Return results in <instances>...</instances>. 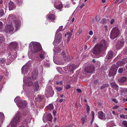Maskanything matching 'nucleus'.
I'll use <instances>...</instances> for the list:
<instances>
[{
    "instance_id": "nucleus-1",
    "label": "nucleus",
    "mask_w": 127,
    "mask_h": 127,
    "mask_svg": "<svg viewBox=\"0 0 127 127\" xmlns=\"http://www.w3.org/2000/svg\"><path fill=\"white\" fill-rule=\"evenodd\" d=\"M8 19L11 22V23L10 25H7L5 26L4 32L6 33L12 34L19 28L20 22L17 20L14 15H9Z\"/></svg>"
},
{
    "instance_id": "nucleus-2",
    "label": "nucleus",
    "mask_w": 127,
    "mask_h": 127,
    "mask_svg": "<svg viewBox=\"0 0 127 127\" xmlns=\"http://www.w3.org/2000/svg\"><path fill=\"white\" fill-rule=\"evenodd\" d=\"M107 44L104 40H102L97 44L94 48L92 51L94 54H100L101 52L106 49Z\"/></svg>"
},
{
    "instance_id": "nucleus-3",
    "label": "nucleus",
    "mask_w": 127,
    "mask_h": 127,
    "mask_svg": "<svg viewBox=\"0 0 127 127\" xmlns=\"http://www.w3.org/2000/svg\"><path fill=\"white\" fill-rule=\"evenodd\" d=\"M30 45L32 46L29 47L30 51L32 53H37L42 49L41 45L39 43L32 42Z\"/></svg>"
},
{
    "instance_id": "nucleus-4",
    "label": "nucleus",
    "mask_w": 127,
    "mask_h": 127,
    "mask_svg": "<svg viewBox=\"0 0 127 127\" xmlns=\"http://www.w3.org/2000/svg\"><path fill=\"white\" fill-rule=\"evenodd\" d=\"M22 114L19 111L17 112L13 119L10 123L11 126L15 127L17 124H19L22 120Z\"/></svg>"
},
{
    "instance_id": "nucleus-5",
    "label": "nucleus",
    "mask_w": 127,
    "mask_h": 127,
    "mask_svg": "<svg viewBox=\"0 0 127 127\" xmlns=\"http://www.w3.org/2000/svg\"><path fill=\"white\" fill-rule=\"evenodd\" d=\"M120 34V32L118 28L115 27L111 31L110 35V37L112 39L117 37Z\"/></svg>"
},
{
    "instance_id": "nucleus-6",
    "label": "nucleus",
    "mask_w": 127,
    "mask_h": 127,
    "mask_svg": "<svg viewBox=\"0 0 127 127\" xmlns=\"http://www.w3.org/2000/svg\"><path fill=\"white\" fill-rule=\"evenodd\" d=\"M78 67L77 65L73 64L68 66L66 69V73L70 74L73 73V70Z\"/></svg>"
},
{
    "instance_id": "nucleus-7",
    "label": "nucleus",
    "mask_w": 127,
    "mask_h": 127,
    "mask_svg": "<svg viewBox=\"0 0 127 127\" xmlns=\"http://www.w3.org/2000/svg\"><path fill=\"white\" fill-rule=\"evenodd\" d=\"M16 54L14 55H12L11 53H8V56L7 57V61L6 62L7 65L11 63L17 57V55L16 53Z\"/></svg>"
},
{
    "instance_id": "nucleus-8",
    "label": "nucleus",
    "mask_w": 127,
    "mask_h": 127,
    "mask_svg": "<svg viewBox=\"0 0 127 127\" xmlns=\"http://www.w3.org/2000/svg\"><path fill=\"white\" fill-rule=\"evenodd\" d=\"M117 71V69L116 68L115 65L112 66L109 73V75L110 77L114 76L116 73Z\"/></svg>"
},
{
    "instance_id": "nucleus-9",
    "label": "nucleus",
    "mask_w": 127,
    "mask_h": 127,
    "mask_svg": "<svg viewBox=\"0 0 127 127\" xmlns=\"http://www.w3.org/2000/svg\"><path fill=\"white\" fill-rule=\"evenodd\" d=\"M62 36V34L60 33L58 34L56 32L55 40L53 43H56L57 44H59L61 41Z\"/></svg>"
},
{
    "instance_id": "nucleus-10",
    "label": "nucleus",
    "mask_w": 127,
    "mask_h": 127,
    "mask_svg": "<svg viewBox=\"0 0 127 127\" xmlns=\"http://www.w3.org/2000/svg\"><path fill=\"white\" fill-rule=\"evenodd\" d=\"M45 93L50 96H52L53 95V91L52 90V88L51 86H47L46 90Z\"/></svg>"
},
{
    "instance_id": "nucleus-11",
    "label": "nucleus",
    "mask_w": 127,
    "mask_h": 127,
    "mask_svg": "<svg viewBox=\"0 0 127 127\" xmlns=\"http://www.w3.org/2000/svg\"><path fill=\"white\" fill-rule=\"evenodd\" d=\"M95 70L94 66L93 65L87 67L85 69V71L88 73H92Z\"/></svg>"
},
{
    "instance_id": "nucleus-12",
    "label": "nucleus",
    "mask_w": 127,
    "mask_h": 127,
    "mask_svg": "<svg viewBox=\"0 0 127 127\" xmlns=\"http://www.w3.org/2000/svg\"><path fill=\"white\" fill-rule=\"evenodd\" d=\"M118 82L124 85L127 84V77L123 76L118 80Z\"/></svg>"
},
{
    "instance_id": "nucleus-13",
    "label": "nucleus",
    "mask_w": 127,
    "mask_h": 127,
    "mask_svg": "<svg viewBox=\"0 0 127 127\" xmlns=\"http://www.w3.org/2000/svg\"><path fill=\"white\" fill-rule=\"evenodd\" d=\"M124 43L123 41L119 40L116 43V49H119L124 44Z\"/></svg>"
},
{
    "instance_id": "nucleus-14",
    "label": "nucleus",
    "mask_w": 127,
    "mask_h": 127,
    "mask_svg": "<svg viewBox=\"0 0 127 127\" xmlns=\"http://www.w3.org/2000/svg\"><path fill=\"white\" fill-rule=\"evenodd\" d=\"M38 73V71L37 69H34L32 73V78L33 79H36L37 77Z\"/></svg>"
},
{
    "instance_id": "nucleus-15",
    "label": "nucleus",
    "mask_w": 127,
    "mask_h": 127,
    "mask_svg": "<svg viewBox=\"0 0 127 127\" xmlns=\"http://www.w3.org/2000/svg\"><path fill=\"white\" fill-rule=\"evenodd\" d=\"M27 102L26 101L23 100L18 105V106L19 108H23L27 106Z\"/></svg>"
},
{
    "instance_id": "nucleus-16",
    "label": "nucleus",
    "mask_w": 127,
    "mask_h": 127,
    "mask_svg": "<svg viewBox=\"0 0 127 127\" xmlns=\"http://www.w3.org/2000/svg\"><path fill=\"white\" fill-rule=\"evenodd\" d=\"M98 117L101 119H106L105 114L102 111H100L98 113Z\"/></svg>"
},
{
    "instance_id": "nucleus-17",
    "label": "nucleus",
    "mask_w": 127,
    "mask_h": 127,
    "mask_svg": "<svg viewBox=\"0 0 127 127\" xmlns=\"http://www.w3.org/2000/svg\"><path fill=\"white\" fill-rule=\"evenodd\" d=\"M28 69V66L26 65L23 66L21 69L22 73L24 74L27 73Z\"/></svg>"
},
{
    "instance_id": "nucleus-18",
    "label": "nucleus",
    "mask_w": 127,
    "mask_h": 127,
    "mask_svg": "<svg viewBox=\"0 0 127 127\" xmlns=\"http://www.w3.org/2000/svg\"><path fill=\"white\" fill-rule=\"evenodd\" d=\"M18 45L17 43L15 42H13L10 44L9 47L11 49H14L17 47Z\"/></svg>"
},
{
    "instance_id": "nucleus-19",
    "label": "nucleus",
    "mask_w": 127,
    "mask_h": 127,
    "mask_svg": "<svg viewBox=\"0 0 127 127\" xmlns=\"http://www.w3.org/2000/svg\"><path fill=\"white\" fill-rule=\"evenodd\" d=\"M14 101L18 106V105L23 100L20 97H17L14 99Z\"/></svg>"
},
{
    "instance_id": "nucleus-20",
    "label": "nucleus",
    "mask_w": 127,
    "mask_h": 127,
    "mask_svg": "<svg viewBox=\"0 0 127 127\" xmlns=\"http://www.w3.org/2000/svg\"><path fill=\"white\" fill-rule=\"evenodd\" d=\"M113 53L112 51H109L108 52V54L106 56V59L108 60L111 59L113 57Z\"/></svg>"
},
{
    "instance_id": "nucleus-21",
    "label": "nucleus",
    "mask_w": 127,
    "mask_h": 127,
    "mask_svg": "<svg viewBox=\"0 0 127 127\" xmlns=\"http://www.w3.org/2000/svg\"><path fill=\"white\" fill-rule=\"evenodd\" d=\"M110 84L112 87L114 89L117 91L118 90L119 87L117 84L115 82H112Z\"/></svg>"
},
{
    "instance_id": "nucleus-22",
    "label": "nucleus",
    "mask_w": 127,
    "mask_h": 127,
    "mask_svg": "<svg viewBox=\"0 0 127 127\" xmlns=\"http://www.w3.org/2000/svg\"><path fill=\"white\" fill-rule=\"evenodd\" d=\"M9 8V10H12L15 8V6L14 3L12 2H10L8 4Z\"/></svg>"
},
{
    "instance_id": "nucleus-23",
    "label": "nucleus",
    "mask_w": 127,
    "mask_h": 127,
    "mask_svg": "<svg viewBox=\"0 0 127 127\" xmlns=\"http://www.w3.org/2000/svg\"><path fill=\"white\" fill-rule=\"evenodd\" d=\"M4 115L3 114L0 112V127H1L0 126L3 122L4 119Z\"/></svg>"
},
{
    "instance_id": "nucleus-24",
    "label": "nucleus",
    "mask_w": 127,
    "mask_h": 127,
    "mask_svg": "<svg viewBox=\"0 0 127 127\" xmlns=\"http://www.w3.org/2000/svg\"><path fill=\"white\" fill-rule=\"evenodd\" d=\"M47 17L48 19L51 20H54L55 19V16L53 14H48Z\"/></svg>"
},
{
    "instance_id": "nucleus-25",
    "label": "nucleus",
    "mask_w": 127,
    "mask_h": 127,
    "mask_svg": "<svg viewBox=\"0 0 127 127\" xmlns=\"http://www.w3.org/2000/svg\"><path fill=\"white\" fill-rule=\"evenodd\" d=\"M52 115L50 114H48L46 116V119L48 121L51 122L52 120Z\"/></svg>"
},
{
    "instance_id": "nucleus-26",
    "label": "nucleus",
    "mask_w": 127,
    "mask_h": 127,
    "mask_svg": "<svg viewBox=\"0 0 127 127\" xmlns=\"http://www.w3.org/2000/svg\"><path fill=\"white\" fill-rule=\"evenodd\" d=\"M43 97L41 95H38L37 97L36 98V100L38 102H40L42 100Z\"/></svg>"
},
{
    "instance_id": "nucleus-27",
    "label": "nucleus",
    "mask_w": 127,
    "mask_h": 127,
    "mask_svg": "<svg viewBox=\"0 0 127 127\" xmlns=\"http://www.w3.org/2000/svg\"><path fill=\"white\" fill-rule=\"evenodd\" d=\"M33 86H34V87L36 90L37 91L39 88V84L37 82L35 81L33 84Z\"/></svg>"
},
{
    "instance_id": "nucleus-28",
    "label": "nucleus",
    "mask_w": 127,
    "mask_h": 127,
    "mask_svg": "<svg viewBox=\"0 0 127 127\" xmlns=\"http://www.w3.org/2000/svg\"><path fill=\"white\" fill-rule=\"evenodd\" d=\"M47 107L48 108V109L51 110L54 108V106L53 104H50L47 106Z\"/></svg>"
},
{
    "instance_id": "nucleus-29",
    "label": "nucleus",
    "mask_w": 127,
    "mask_h": 127,
    "mask_svg": "<svg viewBox=\"0 0 127 127\" xmlns=\"http://www.w3.org/2000/svg\"><path fill=\"white\" fill-rule=\"evenodd\" d=\"M27 121L28 122H30L32 118V116L30 114H28L27 116Z\"/></svg>"
},
{
    "instance_id": "nucleus-30",
    "label": "nucleus",
    "mask_w": 127,
    "mask_h": 127,
    "mask_svg": "<svg viewBox=\"0 0 127 127\" xmlns=\"http://www.w3.org/2000/svg\"><path fill=\"white\" fill-rule=\"evenodd\" d=\"M62 50V49L61 48L59 47H57L56 49V50L54 51V52H55V53H60L61 50Z\"/></svg>"
},
{
    "instance_id": "nucleus-31",
    "label": "nucleus",
    "mask_w": 127,
    "mask_h": 127,
    "mask_svg": "<svg viewBox=\"0 0 127 127\" xmlns=\"http://www.w3.org/2000/svg\"><path fill=\"white\" fill-rule=\"evenodd\" d=\"M64 30V29L63 28V26H61L59 27L58 29L57 30L56 32L58 33L59 32L63 31Z\"/></svg>"
},
{
    "instance_id": "nucleus-32",
    "label": "nucleus",
    "mask_w": 127,
    "mask_h": 127,
    "mask_svg": "<svg viewBox=\"0 0 127 127\" xmlns=\"http://www.w3.org/2000/svg\"><path fill=\"white\" fill-rule=\"evenodd\" d=\"M123 64L122 61H119L116 64L117 66H120L123 65Z\"/></svg>"
},
{
    "instance_id": "nucleus-33",
    "label": "nucleus",
    "mask_w": 127,
    "mask_h": 127,
    "mask_svg": "<svg viewBox=\"0 0 127 127\" xmlns=\"http://www.w3.org/2000/svg\"><path fill=\"white\" fill-rule=\"evenodd\" d=\"M55 7L58 9H61L63 7V5L62 4H61L59 5L56 6Z\"/></svg>"
},
{
    "instance_id": "nucleus-34",
    "label": "nucleus",
    "mask_w": 127,
    "mask_h": 127,
    "mask_svg": "<svg viewBox=\"0 0 127 127\" xmlns=\"http://www.w3.org/2000/svg\"><path fill=\"white\" fill-rule=\"evenodd\" d=\"M109 85L107 84H105L102 85L100 88V89L102 90L103 89L106 87H108Z\"/></svg>"
},
{
    "instance_id": "nucleus-35",
    "label": "nucleus",
    "mask_w": 127,
    "mask_h": 127,
    "mask_svg": "<svg viewBox=\"0 0 127 127\" xmlns=\"http://www.w3.org/2000/svg\"><path fill=\"white\" fill-rule=\"evenodd\" d=\"M17 3L19 5H22L23 3V0H18L17 1Z\"/></svg>"
},
{
    "instance_id": "nucleus-36",
    "label": "nucleus",
    "mask_w": 127,
    "mask_h": 127,
    "mask_svg": "<svg viewBox=\"0 0 127 127\" xmlns=\"http://www.w3.org/2000/svg\"><path fill=\"white\" fill-rule=\"evenodd\" d=\"M85 117H83L81 118V120L82 121L81 124H84L87 116H85Z\"/></svg>"
},
{
    "instance_id": "nucleus-37",
    "label": "nucleus",
    "mask_w": 127,
    "mask_h": 127,
    "mask_svg": "<svg viewBox=\"0 0 127 127\" xmlns=\"http://www.w3.org/2000/svg\"><path fill=\"white\" fill-rule=\"evenodd\" d=\"M4 15V12L2 9H1L0 10V17H2Z\"/></svg>"
},
{
    "instance_id": "nucleus-38",
    "label": "nucleus",
    "mask_w": 127,
    "mask_h": 127,
    "mask_svg": "<svg viewBox=\"0 0 127 127\" xmlns=\"http://www.w3.org/2000/svg\"><path fill=\"white\" fill-rule=\"evenodd\" d=\"M4 40V38L2 35L0 34V43Z\"/></svg>"
},
{
    "instance_id": "nucleus-39",
    "label": "nucleus",
    "mask_w": 127,
    "mask_h": 127,
    "mask_svg": "<svg viewBox=\"0 0 127 127\" xmlns=\"http://www.w3.org/2000/svg\"><path fill=\"white\" fill-rule=\"evenodd\" d=\"M122 61L123 64H125L127 63V57H125L122 59Z\"/></svg>"
},
{
    "instance_id": "nucleus-40",
    "label": "nucleus",
    "mask_w": 127,
    "mask_h": 127,
    "mask_svg": "<svg viewBox=\"0 0 127 127\" xmlns=\"http://www.w3.org/2000/svg\"><path fill=\"white\" fill-rule=\"evenodd\" d=\"M122 124L125 127H127V122L126 121H123L122 123Z\"/></svg>"
},
{
    "instance_id": "nucleus-41",
    "label": "nucleus",
    "mask_w": 127,
    "mask_h": 127,
    "mask_svg": "<svg viewBox=\"0 0 127 127\" xmlns=\"http://www.w3.org/2000/svg\"><path fill=\"white\" fill-rule=\"evenodd\" d=\"M56 89L58 92L61 91L62 90V88L60 87H57L56 88Z\"/></svg>"
},
{
    "instance_id": "nucleus-42",
    "label": "nucleus",
    "mask_w": 127,
    "mask_h": 127,
    "mask_svg": "<svg viewBox=\"0 0 127 127\" xmlns=\"http://www.w3.org/2000/svg\"><path fill=\"white\" fill-rule=\"evenodd\" d=\"M123 68H120L118 69V72L119 73H121L123 72Z\"/></svg>"
},
{
    "instance_id": "nucleus-43",
    "label": "nucleus",
    "mask_w": 127,
    "mask_h": 127,
    "mask_svg": "<svg viewBox=\"0 0 127 127\" xmlns=\"http://www.w3.org/2000/svg\"><path fill=\"white\" fill-rule=\"evenodd\" d=\"M120 117L122 118L126 119L127 118V115H120Z\"/></svg>"
},
{
    "instance_id": "nucleus-44",
    "label": "nucleus",
    "mask_w": 127,
    "mask_h": 127,
    "mask_svg": "<svg viewBox=\"0 0 127 127\" xmlns=\"http://www.w3.org/2000/svg\"><path fill=\"white\" fill-rule=\"evenodd\" d=\"M33 83L32 82L30 81L27 83V85L29 86H31L32 85Z\"/></svg>"
},
{
    "instance_id": "nucleus-45",
    "label": "nucleus",
    "mask_w": 127,
    "mask_h": 127,
    "mask_svg": "<svg viewBox=\"0 0 127 127\" xmlns=\"http://www.w3.org/2000/svg\"><path fill=\"white\" fill-rule=\"evenodd\" d=\"M86 107L87 108V113H89L90 112V106L88 105H87L86 106Z\"/></svg>"
},
{
    "instance_id": "nucleus-46",
    "label": "nucleus",
    "mask_w": 127,
    "mask_h": 127,
    "mask_svg": "<svg viewBox=\"0 0 127 127\" xmlns=\"http://www.w3.org/2000/svg\"><path fill=\"white\" fill-rule=\"evenodd\" d=\"M0 61L1 63L3 64L5 62V60L4 58H0Z\"/></svg>"
},
{
    "instance_id": "nucleus-47",
    "label": "nucleus",
    "mask_w": 127,
    "mask_h": 127,
    "mask_svg": "<svg viewBox=\"0 0 127 127\" xmlns=\"http://www.w3.org/2000/svg\"><path fill=\"white\" fill-rule=\"evenodd\" d=\"M92 62L93 63V65L95 64H95L97 63L99 65H100V63L97 61H95V60L94 59L93 60Z\"/></svg>"
},
{
    "instance_id": "nucleus-48",
    "label": "nucleus",
    "mask_w": 127,
    "mask_h": 127,
    "mask_svg": "<svg viewBox=\"0 0 127 127\" xmlns=\"http://www.w3.org/2000/svg\"><path fill=\"white\" fill-rule=\"evenodd\" d=\"M40 54L45 57L46 53L43 51H41Z\"/></svg>"
},
{
    "instance_id": "nucleus-49",
    "label": "nucleus",
    "mask_w": 127,
    "mask_h": 127,
    "mask_svg": "<svg viewBox=\"0 0 127 127\" xmlns=\"http://www.w3.org/2000/svg\"><path fill=\"white\" fill-rule=\"evenodd\" d=\"M123 53L125 54L127 53V47H125L123 51Z\"/></svg>"
},
{
    "instance_id": "nucleus-50",
    "label": "nucleus",
    "mask_w": 127,
    "mask_h": 127,
    "mask_svg": "<svg viewBox=\"0 0 127 127\" xmlns=\"http://www.w3.org/2000/svg\"><path fill=\"white\" fill-rule=\"evenodd\" d=\"M68 37L67 38V41H69V40H70V39L71 36V35L69 34H68Z\"/></svg>"
},
{
    "instance_id": "nucleus-51",
    "label": "nucleus",
    "mask_w": 127,
    "mask_h": 127,
    "mask_svg": "<svg viewBox=\"0 0 127 127\" xmlns=\"http://www.w3.org/2000/svg\"><path fill=\"white\" fill-rule=\"evenodd\" d=\"M112 114L111 113H110V115H109V116H108L107 117V118L108 119H111L112 118Z\"/></svg>"
},
{
    "instance_id": "nucleus-52",
    "label": "nucleus",
    "mask_w": 127,
    "mask_h": 127,
    "mask_svg": "<svg viewBox=\"0 0 127 127\" xmlns=\"http://www.w3.org/2000/svg\"><path fill=\"white\" fill-rule=\"evenodd\" d=\"M93 40L92 41V42H94L96 41V36H93Z\"/></svg>"
},
{
    "instance_id": "nucleus-53",
    "label": "nucleus",
    "mask_w": 127,
    "mask_h": 127,
    "mask_svg": "<svg viewBox=\"0 0 127 127\" xmlns=\"http://www.w3.org/2000/svg\"><path fill=\"white\" fill-rule=\"evenodd\" d=\"M65 98H62L60 99L59 101V102L60 103H61L65 101Z\"/></svg>"
},
{
    "instance_id": "nucleus-54",
    "label": "nucleus",
    "mask_w": 127,
    "mask_h": 127,
    "mask_svg": "<svg viewBox=\"0 0 127 127\" xmlns=\"http://www.w3.org/2000/svg\"><path fill=\"white\" fill-rule=\"evenodd\" d=\"M74 28H73V29H72L71 32H69H69H68L67 34H70V35H71L72 34V32H73V30H74Z\"/></svg>"
},
{
    "instance_id": "nucleus-55",
    "label": "nucleus",
    "mask_w": 127,
    "mask_h": 127,
    "mask_svg": "<svg viewBox=\"0 0 127 127\" xmlns=\"http://www.w3.org/2000/svg\"><path fill=\"white\" fill-rule=\"evenodd\" d=\"M119 107V105H116L114 106L113 108V109H117V108H118Z\"/></svg>"
},
{
    "instance_id": "nucleus-56",
    "label": "nucleus",
    "mask_w": 127,
    "mask_h": 127,
    "mask_svg": "<svg viewBox=\"0 0 127 127\" xmlns=\"http://www.w3.org/2000/svg\"><path fill=\"white\" fill-rule=\"evenodd\" d=\"M115 21V20L114 19H112V20H111L110 21V23L111 24H113V23Z\"/></svg>"
},
{
    "instance_id": "nucleus-57",
    "label": "nucleus",
    "mask_w": 127,
    "mask_h": 127,
    "mask_svg": "<svg viewBox=\"0 0 127 127\" xmlns=\"http://www.w3.org/2000/svg\"><path fill=\"white\" fill-rule=\"evenodd\" d=\"M39 56L40 57V58L42 59H43L45 57L44 56H43L42 55L40 54H39Z\"/></svg>"
},
{
    "instance_id": "nucleus-58",
    "label": "nucleus",
    "mask_w": 127,
    "mask_h": 127,
    "mask_svg": "<svg viewBox=\"0 0 127 127\" xmlns=\"http://www.w3.org/2000/svg\"><path fill=\"white\" fill-rule=\"evenodd\" d=\"M70 87V86L69 85H67L66 86V89H69Z\"/></svg>"
},
{
    "instance_id": "nucleus-59",
    "label": "nucleus",
    "mask_w": 127,
    "mask_h": 127,
    "mask_svg": "<svg viewBox=\"0 0 127 127\" xmlns=\"http://www.w3.org/2000/svg\"><path fill=\"white\" fill-rule=\"evenodd\" d=\"M89 34L90 35H92L93 34V32L92 30L90 31L89 33Z\"/></svg>"
},
{
    "instance_id": "nucleus-60",
    "label": "nucleus",
    "mask_w": 127,
    "mask_h": 127,
    "mask_svg": "<svg viewBox=\"0 0 127 127\" xmlns=\"http://www.w3.org/2000/svg\"><path fill=\"white\" fill-rule=\"evenodd\" d=\"M77 91V92L79 93H80L82 91L81 90L79 89H76Z\"/></svg>"
},
{
    "instance_id": "nucleus-61",
    "label": "nucleus",
    "mask_w": 127,
    "mask_h": 127,
    "mask_svg": "<svg viewBox=\"0 0 127 127\" xmlns=\"http://www.w3.org/2000/svg\"><path fill=\"white\" fill-rule=\"evenodd\" d=\"M112 100L115 103H117L118 102V101L117 100L115 99H112Z\"/></svg>"
},
{
    "instance_id": "nucleus-62",
    "label": "nucleus",
    "mask_w": 127,
    "mask_h": 127,
    "mask_svg": "<svg viewBox=\"0 0 127 127\" xmlns=\"http://www.w3.org/2000/svg\"><path fill=\"white\" fill-rule=\"evenodd\" d=\"M36 59L37 61H41V60L40 59V58H39V57L37 56L36 57Z\"/></svg>"
},
{
    "instance_id": "nucleus-63",
    "label": "nucleus",
    "mask_w": 127,
    "mask_h": 127,
    "mask_svg": "<svg viewBox=\"0 0 127 127\" xmlns=\"http://www.w3.org/2000/svg\"><path fill=\"white\" fill-rule=\"evenodd\" d=\"M123 110V108H122L120 107H118V110L119 112H121V111L122 110Z\"/></svg>"
},
{
    "instance_id": "nucleus-64",
    "label": "nucleus",
    "mask_w": 127,
    "mask_h": 127,
    "mask_svg": "<svg viewBox=\"0 0 127 127\" xmlns=\"http://www.w3.org/2000/svg\"><path fill=\"white\" fill-rule=\"evenodd\" d=\"M82 32V30H81L80 28L79 29V30H78V33L79 34H80Z\"/></svg>"
}]
</instances>
